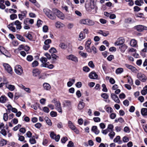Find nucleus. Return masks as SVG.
<instances>
[{"instance_id":"obj_56","label":"nucleus","mask_w":147,"mask_h":147,"mask_svg":"<svg viewBox=\"0 0 147 147\" xmlns=\"http://www.w3.org/2000/svg\"><path fill=\"white\" fill-rule=\"evenodd\" d=\"M50 115L53 117H55L57 116V113L53 111H51L50 113Z\"/></svg>"},{"instance_id":"obj_49","label":"nucleus","mask_w":147,"mask_h":147,"mask_svg":"<svg viewBox=\"0 0 147 147\" xmlns=\"http://www.w3.org/2000/svg\"><path fill=\"white\" fill-rule=\"evenodd\" d=\"M87 19H82L80 20V23L82 24L87 25Z\"/></svg>"},{"instance_id":"obj_57","label":"nucleus","mask_w":147,"mask_h":147,"mask_svg":"<svg viewBox=\"0 0 147 147\" xmlns=\"http://www.w3.org/2000/svg\"><path fill=\"white\" fill-rule=\"evenodd\" d=\"M45 55L47 59H51V55L47 53H46L45 54Z\"/></svg>"},{"instance_id":"obj_26","label":"nucleus","mask_w":147,"mask_h":147,"mask_svg":"<svg viewBox=\"0 0 147 147\" xmlns=\"http://www.w3.org/2000/svg\"><path fill=\"white\" fill-rule=\"evenodd\" d=\"M6 86L9 90L11 91H13L14 90L15 87V86L13 85L7 84L6 85Z\"/></svg>"},{"instance_id":"obj_58","label":"nucleus","mask_w":147,"mask_h":147,"mask_svg":"<svg viewBox=\"0 0 147 147\" xmlns=\"http://www.w3.org/2000/svg\"><path fill=\"white\" fill-rule=\"evenodd\" d=\"M102 87L103 88L102 90L103 91L105 92H107V89L105 85V84H102Z\"/></svg>"},{"instance_id":"obj_53","label":"nucleus","mask_w":147,"mask_h":147,"mask_svg":"<svg viewBox=\"0 0 147 147\" xmlns=\"http://www.w3.org/2000/svg\"><path fill=\"white\" fill-rule=\"evenodd\" d=\"M3 118L5 121H7L8 118V116L7 113H6L4 114Z\"/></svg>"},{"instance_id":"obj_34","label":"nucleus","mask_w":147,"mask_h":147,"mask_svg":"<svg viewBox=\"0 0 147 147\" xmlns=\"http://www.w3.org/2000/svg\"><path fill=\"white\" fill-rule=\"evenodd\" d=\"M87 25L89 26H92L94 24V22L92 20L87 19Z\"/></svg>"},{"instance_id":"obj_17","label":"nucleus","mask_w":147,"mask_h":147,"mask_svg":"<svg viewBox=\"0 0 147 147\" xmlns=\"http://www.w3.org/2000/svg\"><path fill=\"white\" fill-rule=\"evenodd\" d=\"M8 100L7 97L5 95H2L0 97V102L1 103H5Z\"/></svg>"},{"instance_id":"obj_64","label":"nucleus","mask_w":147,"mask_h":147,"mask_svg":"<svg viewBox=\"0 0 147 147\" xmlns=\"http://www.w3.org/2000/svg\"><path fill=\"white\" fill-rule=\"evenodd\" d=\"M50 46L49 45H44L43 47V49L45 50H47L50 47Z\"/></svg>"},{"instance_id":"obj_18","label":"nucleus","mask_w":147,"mask_h":147,"mask_svg":"<svg viewBox=\"0 0 147 147\" xmlns=\"http://www.w3.org/2000/svg\"><path fill=\"white\" fill-rule=\"evenodd\" d=\"M85 104L83 102V100L80 101L78 104V108L80 110L82 109L84 107Z\"/></svg>"},{"instance_id":"obj_11","label":"nucleus","mask_w":147,"mask_h":147,"mask_svg":"<svg viewBox=\"0 0 147 147\" xmlns=\"http://www.w3.org/2000/svg\"><path fill=\"white\" fill-rule=\"evenodd\" d=\"M56 110L58 111L59 112L62 113V109L61 105V104L59 102L57 103L55 105Z\"/></svg>"},{"instance_id":"obj_37","label":"nucleus","mask_w":147,"mask_h":147,"mask_svg":"<svg viewBox=\"0 0 147 147\" xmlns=\"http://www.w3.org/2000/svg\"><path fill=\"white\" fill-rule=\"evenodd\" d=\"M113 125L112 124H110L108 125L107 129L109 130L110 132L113 130Z\"/></svg>"},{"instance_id":"obj_38","label":"nucleus","mask_w":147,"mask_h":147,"mask_svg":"<svg viewBox=\"0 0 147 147\" xmlns=\"http://www.w3.org/2000/svg\"><path fill=\"white\" fill-rule=\"evenodd\" d=\"M123 71V69L122 68H119L116 70V73L117 74L121 73Z\"/></svg>"},{"instance_id":"obj_22","label":"nucleus","mask_w":147,"mask_h":147,"mask_svg":"<svg viewBox=\"0 0 147 147\" xmlns=\"http://www.w3.org/2000/svg\"><path fill=\"white\" fill-rule=\"evenodd\" d=\"M69 80L70 81L68 82L67 84V86L69 87L71 86L75 82V79H70Z\"/></svg>"},{"instance_id":"obj_4","label":"nucleus","mask_w":147,"mask_h":147,"mask_svg":"<svg viewBox=\"0 0 147 147\" xmlns=\"http://www.w3.org/2000/svg\"><path fill=\"white\" fill-rule=\"evenodd\" d=\"M137 78L142 82H145L147 80V77L144 74L138 73L137 75Z\"/></svg>"},{"instance_id":"obj_28","label":"nucleus","mask_w":147,"mask_h":147,"mask_svg":"<svg viewBox=\"0 0 147 147\" xmlns=\"http://www.w3.org/2000/svg\"><path fill=\"white\" fill-rule=\"evenodd\" d=\"M45 120L46 123L49 126H51L52 123L50 119L47 117H45L44 118Z\"/></svg>"},{"instance_id":"obj_30","label":"nucleus","mask_w":147,"mask_h":147,"mask_svg":"<svg viewBox=\"0 0 147 147\" xmlns=\"http://www.w3.org/2000/svg\"><path fill=\"white\" fill-rule=\"evenodd\" d=\"M130 44L131 46L133 47H135L137 44V41L135 39H132L130 41Z\"/></svg>"},{"instance_id":"obj_27","label":"nucleus","mask_w":147,"mask_h":147,"mask_svg":"<svg viewBox=\"0 0 147 147\" xmlns=\"http://www.w3.org/2000/svg\"><path fill=\"white\" fill-rule=\"evenodd\" d=\"M55 26L57 28H60L61 27H63L64 25L59 22H57L55 23Z\"/></svg>"},{"instance_id":"obj_6","label":"nucleus","mask_w":147,"mask_h":147,"mask_svg":"<svg viewBox=\"0 0 147 147\" xmlns=\"http://www.w3.org/2000/svg\"><path fill=\"white\" fill-rule=\"evenodd\" d=\"M66 58L69 60L74 62L75 63H78V58L73 55H70L66 56Z\"/></svg>"},{"instance_id":"obj_10","label":"nucleus","mask_w":147,"mask_h":147,"mask_svg":"<svg viewBox=\"0 0 147 147\" xmlns=\"http://www.w3.org/2000/svg\"><path fill=\"white\" fill-rule=\"evenodd\" d=\"M125 41L122 38H119L118 39L117 41L115 43V45L116 46H119L122 45Z\"/></svg>"},{"instance_id":"obj_12","label":"nucleus","mask_w":147,"mask_h":147,"mask_svg":"<svg viewBox=\"0 0 147 147\" xmlns=\"http://www.w3.org/2000/svg\"><path fill=\"white\" fill-rule=\"evenodd\" d=\"M89 77L90 79H96L97 78L98 76L95 72H92L89 74Z\"/></svg>"},{"instance_id":"obj_55","label":"nucleus","mask_w":147,"mask_h":147,"mask_svg":"<svg viewBox=\"0 0 147 147\" xmlns=\"http://www.w3.org/2000/svg\"><path fill=\"white\" fill-rule=\"evenodd\" d=\"M33 59V57L32 56L29 55L27 56V60L29 61H31Z\"/></svg>"},{"instance_id":"obj_48","label":"nucleus","mask_w":147,"mask_h":147,"mask_svg":"<svg viewBox=\"0 0 147 147\" xmlns=\"http://www.w3.org/2000/svg\"><path fill=\"white\" fill-rule=\"evenodd\" d=\"M25 36L30 40H31L32 39V37L31 34L28 33L26 34Z\"/></svg>"},{"instance_id":"obj_33","label":"nucleus","mask_w":147,"mask_h":147,"mask_svg":"<svg viewBox=\"0 0 147 147\" xmlns=\"http://www.w3.org/2000/svg\"><path fill=\"white\" fill-rule=\"evenodd\" d=\"M141 93L143 95H145L147 94V86H145L143 90L141 91Z\"/></svg>"},{"instance_id":"obj_1","label":"nucleus","mask_w":147,"mask_h":147,"mask_svg":"<svg viewBox=\"0 0 147 147\" xmlns=\"http://www.w3.org/2000/svg\"><path fill=\"white\" fill-rule=\"evenodd\" d=\"M43 11L49 18L52 20H54L55 19L56 17L55 16L52 15L51 11L49 9L47 8L44 9H43Z\"/></svg>"},{"instance_id":"obj_19","label":"nucleus","mask_w":147,"mask_h":147,"mask_svg":"<svg viewBox=\"0 0 147 147\" xmlns=\"http://www.w3.org/2000/svg\"><path fill=\"white\" fill-rule=\"evenodd\" d=\"M33 75L34 76H36L40 73L39 70L37 69H34L33 70Z\"/></svg>"},{"instance_id":"obj_29","label":"nucleus","mask_w":147,"mask_h":147,"mask_svg":"<svg viewBox=\"0 0 147 147\" xmlns=\"http://www.w3.org/2000/svg\"><path fill=\"white\" fill-rule=\"evenodd\" d=\"M141 113L143 116L147 115V108H143L141 110Z\"/></svg>"},{"instance_id":"obj_31","label":"nucleus","mask_w":147,"mask_h":147,"mask_svg":"<svg viewBox=\"0 0 147 147\" xmlns=\"http://www.w3.org/2000/svg\"><path fill=\"white\" fill-rule=\"evenodd\" d=\"M68 127L71 129L73 130V129H74L76 127L73 124L71 121H69L68 122Z\"/></svg>"},{"instance_id":"obj_21","label":"nucleus","mask_w":147,"mask_h":147,"mask_svg":"<svg viewBox=\"0 0 147 147\" xmlns=\"http://www.w3.org/2000/svg\"><path fill=\"white\" fill-rule=\"evenodd\" d=\"M63 104L65 106H67L70 108L71 106V103L69 100H65L63 102Z\"/></svg>"},{"instance_id":"obj_35","label":"nucleus","mask_w":147,"mask_h":147,"mask_svg":"<svg viewBox=\"0 0 147 147\" xmlns=\"http://www.w3.org/2000/svg\"><path fill=\"white\" fill-rule=\"evenodd\" d=\"M16 36L17 38L19 39L20 41L24 42H26L25 39L22 36L19 34H17Z\"/></svg>"},{"instance_id":"obj_14","label":"nucleus","mask_w":147,"mask_h":147,"mask_svg":"<svg viewBox=\"0 0 147 147\" xmlns=\"http://www.w3.org/2000/svg\"><path fill=\"white\" fill-rule=\"evenodd\" d=\"M21 24L22 23L18 20H16L14 22V25L16 26V28L17 30H20L22 28Z\"/></svg>"},{"instance_id":"obj_62","label":"nucleus","mask_w":147,"mask_h":147,"mask_svg":"<svg viewBox=\"0 0 147 147\" xmlns=\"http://www.w3.org/2000/svg\"><path fill=\"white\" fill-rule=\"evenodd\" d=\"M128 82L131 85H132L133 84V80L130 77H129L128 78Z\"/></svg>"},{"instance_id":"obj_50","label":"nucleus","mask_w":147,"mask_h":147,"mask_svg":"<svg viewBox=\"0 0 147 147\" xmlns=\"http://www.w3.org/2000/svg\"><path fill=\"white\" fill-rule=\"evenodd\" d=\"M83 70L84 71L87 72L89 71L90 69L88 67L85 66L83 67Z\"/></svg>"},{"instance_id":"obj_61","label":"nucleus","mask_w":147,"mask_h":147,"mask_svg":"<svg viewBox=\"0 0 147 147\" xmlns=\"http://www.w3.org/2000/svg\"><path fill=\"white\" fill-rule=\"evenodd\" d=\"M120 139V137L119 136H117L113 140L114 142H117Z\"/></svg>"},{"instance_id":"obj_13","label":"nucleus","mask_w":147,"mask_h":147,"mask_svg":"<svg viewBox=\"0 0 147 147\" xmlns=\"http://www.w3.org/2000/svg\"><path fill=\"white\" fill-rule=\"evenodd\" d=\"M111 98L113 100L116 102L119 103L120 100L118 97V96L115 94L112 93L111 94Z\"/></svg>"},{"instance_id":"obj_32","label":"nucleus","mask_w":147,"mask_h":147,"mask_svg":"<svg viewBox=\"0 0 147 147\" xmlns=\"http://www.w3.org/2000/svg\"><path fill=\"white\" fill-rule=\"evenodd\" d=\"M85 36V33L84 32H81L79 35V40L81 41L84 39Z\"/></svg>"},{"instance_id":"obj_52","label":"nucleus","mask_w":147,"mask_h":147,"mask_svg":"<svg viewBox=\"0 0 147 147\" xmlns=\"http://www.w3.org/2000/svg\"><path fill=\"white\" fill-rule=\"evenodd\" d=\"M38 62L36 61H35L32 63V66L33 67H35L38 65Z\"/></svg>"},{"instance_id":"obj_2","label":"nucleus","mask_w":147,"mask_h":147,"mask_svg":"<svg viewBox=\"0 0 147 147\" xmlns=\"http://www.w3.org/2000/svg\"><path fill=\"white\" fill-rule=\"evenodd\" d=\"M53 11L55 14L60 19L63 20L65 18L63 14L58 9L54 8L53 9Z\"/></svg>"},{"instance_id":"obj_43","label":"nucleus","mask_w":147,"mask_h":147,"mask_svg":"<svg viewBox=\"0 0 147 147\" xmlns=\"http://www.w3.org/2000/svg\"><path fill=\"white\" fill-rule=\"evenodd\" d=\"M106 111L108 113H112L113 111V109L110 107H107Z\"/></svg>"},{"instance_id":"obj_9","label":"nucleus","mask_w":147,"mask_h":147,"mask_svg":"<svg viewBox=\"0 0 147 147\" xmlns=\"http://www.w3.org/2000/svg\"><path fill=\"white\" fill-rule=\"evenodd\" d=\"M50 136L51 138L54 139L56 142H58L60 139V136L59 135L56 136L53 132H51Z\"/></svg>"},{"instance_id":"obj_59","label":"nucleus","mask_w":147,"mask_h":147,"mask_svg":"<svg viewBox=\"0 0 147 147\" xmlns=\"http://www.w3.org/2000/svg\"><path fill=\"white\" fill-rule=\"evenodd\" d=\"M7 110L8 111V112L9 113H10V111L11 110V109L13 108L12 106L11 105L9 104L7 105Z\"/></svg>"},{"instance_id":"obj_63","label":"nucleus","mask_w":147,"mask_h":147,"mask_svg":"<svg viewBox=\"0 0 147 147\" xmlns=\"http://www.w3.org/2000/svg\"><path fill=\"white\" fill-rule=\"evenodd\" d=\"M67 140L68 139L67 137H64L61 139V141L62 143H65Z\"/></svg>"},{"instance_id":"obj_47","label":"nucleus","mask_w":147,"mask_h":147,"mask_svg":"<svg viewBox=\"0 0 147 147\" xmlns=\"http://www.w3.org/2000/svg\"><path fill=\"white\" fill-rule=\"evenodd\" d=\"M10 19L11 20H13L15 19L17 17V15L15 14H11L10 15Z\"/></svg>"},{"instance_id":"obj_3","label":"nucleus","mask_w":147,"mask_h":147,"mask_svg":"<svg viewBox=\"0 0 147 147\" xmlns=\"http://www.w3.org/2000/svg\"><path fill=\"white\" fill-rule=\"evenodd\" d=\"M14 71L15 73L18 75H21L23 73V69L20 65H16L15 67Z\"/></svg>"},{"instance_id":"obj_40","label":"nucleus","mask_w":147,"mask_h":147,"mask_svg":"<svg viewBox=\"0 0 147 147\" xmlns=\"http://www.w3.org/2000/svg\"><path fill=\"white\" fill-rule=\"evenodd\" d=\"M6 144V141L4 140H1L0 141V146H3L5 145Z\"/></svg>"},{"instance_id":"obj_51","label":"nucleus","mask_w":147,"mask_h":147,"mask_svg":"<svg viewBox=\"0 0 147 147\" xmlns=\"http://www.w3.org/2000/svg\"><path fill=\"white\" fill-rule=\"evenodd\" d=\"M125 1L127 2H128V5L130 6H132L134 3L132 0H125Z\"/></svg>"},{"instance_id":"obj_16","label":"nucleus","mask_w":147,"mask_h":147,"mask_svg":"<svg viewBox=\"0 0 147 147\" xmlns=\"http://www.w3.org/2000/svg\"><path fill=\"white\" fill-rule=\"evenodd\" d=\"M51 56V58H52L51 62L52 63H55L57 59L59 58V57L54 54H52Z\"/></svg>"},{"instance_id":"obj_46","label":"nucleus","mask_w":147,"mask_h":147,"mask_svg":"<svg viewBox=\"0 0 147 147\" xmlns=\"http://www.w3.org/2000/svg\"><path fill=\"white\" fill-rule=\"evenodd\" d=\"M101 96L103 98L105 99H107L109 98V96L106 93H102Z\"/></svg>"},{"instance_id":"obj_60","label":"nucleus","mask_w":147,"mask_h":147,"mask_svg":"<svg viewBox=\"0 0 147 147\" xmlns=\"http://www.w3.org/2000/svg\"><path fill=\"white\" fill-rule=\"evenodd\" d=\"M124 131L126 133H129L130 132V129L128 127H125L123 129Z\"/></svg>"},{"instance_id":"obj_15","label":"nucleus","mask_w":147,"mask_h":147,"mask_svg":"<svg viewBox=\"0 0 147 147\" xmlns=\"http://www.w3.org/2000/svg\"><path fill=\"white\" fill-rule=\"evenodd\" d=\"M125 66L127 68L131 70L132 72H136L137 71L136 69L132 65L126 64Z\"/></svg>"},{"instance_id":"obj_41","label":"nucleus","mask_w":147,"mask_h":147,"mask_svg":"<svg viewBox=\"0 0 147 147\" xmlns=\"http://www.w3.org/2000/svg\"><path fill=\"white\" fill-rule=\"evenodd\" d=\"M115 134V133L112 131L109 134V136L110 137V138L112 139L114 136Z\"/></svg>"},{"instance_id":"obj_25","label":"nucleus","mask_w":147,"mask_h":147,"mask_svg":"<svg viewBox=\"0 0 147 147\" xmlns=\"http://www.w3.org/2000/svg\"><path fill=\"white\" fill-rule=\"evenodd\" d=\"M59 46L61 49H65L67 47V45L65 43L62 42L60 43Z\"/></svg>"},{"instance_id":"obj_42","label":"nucleus","mask_w":147,"mask_h":147,"mask_svg":"<svg viewBox=\"0 0 147 147\" xmlns=\"http://www.w3.org/2000/svg\"><path fill=\"white\" fill-rule=\"evenodd\" d=\"M40 60L42 63H44L47 61V59L46 58L42 57L40 59Z\"/></svg>"},{"instance_id":"obj_24","label":"nucleus","mask_w":147,"mask_h":147,"mask_svg":"<svg viewBox=\"0 0 147 147\" xmlns=\"http://www.w3.org/2000/svg\"><path fill=\"white\" fill-rule=\"evenodd\" d=\"M98 33L105 36H107L109 34L108 31H103L101 30H100Z\"/></svg>"},{"instance_id":"obj_5","label":"nucleus","mask_w":147,"mask_h":147,"mask_svg":"<svg viewBox=\"0 0 147 147\" xmlns=\"http://www.w3.org/2000/svg\"><path fill=\"white\" fill-rule=\"evenodd\" d=\"M135 29L138 32H142L143 30H147V27L142 25H138L134 27Z\"/></svg>"},{"instance_id":"obj_36","label":"nucleus","mask_w":147,"mask_h":147,"mask_svg":"<svg viewBox=\"0 0 147 147\" xmlns=\"http://www.w3.org/2000/svg\"><path fill=\"white\" fill-rule=\"evenodd\" d=\"M49 51L50 53L52 54L56 53L57 52V51L56 49L54 48V47H52L49 50Z\"/></svg>"},{"instance_id":"obj_8","label":"nucleus","mask_w":147,"mask_h":147,"mask_svg":"<svg viewBox=\"0 0 147 147\" xmlns=\"http://www.w3.org/2000/svg\"><path fill=\"white\" fill-rule=\"evenodd\" d=\"M91 43V40H87L86 43L85 48L87 51L89 53H90L92 52V50L90 47Z\"/></svg>"},{"instance_id":"obj_54","label":"nucleus","mask_w":147,"mask_h":147,"mask_svg":"<svg viewBox=\"0 0 147 147\" xmlns=\"http://www.w3.org/2000/svg\"><path fill=\"white\" fill-rule=\"evenodd\" d=\"M88 65L89 67L92 68L94 67V65L93 63V61H91L89 62Z\"/></svg>"},{"instance_id":"obj_20","label":"nucleus","mask_w":147,"mask_h":147,"mask_svg":"<svg viewBox=\"0 0 147 147\" xmlns=\"http://www.w3.org/2000/svg\"><path fill=\"white\" fill-rule=\"evenodd\" d=\"M92 131L96 134H98L99 132V130L97 129V127L96 126H94L92 127Z\"/></svg>"},{"instance_id":"obj_7","label":"nucleus","mask_w":147,"mask_h":147,"mask_svg":"<svg viewBox=\"0 0 147 147\" xmlns=\"http://www.w3.org/2000/svg\"><path fill=\"white\" fill-rule=\"evenodd\" d=\"M3 65L5 69L8 73L11 74L12 71V68L11 67L10 65L7 63H4Z\"/></svg>"},{"instance_id":"obj_39","label":"nucleus","mask_w":147,"mask_h":147,"mask_svg":"<svg viewBox=\"0 0 147 147\" xmlns=\"http://www.w3.org/2000/svg\"><path fill=\"white\" fill-rule=\"evenodd\" d=\"M29 142L31 144H35L36 143L35 139L33 137L31 138L29 140Z\"/></svg>"},{"instance_id":"obj_44","label":"nucleus","mask_w":147,"mask_h":147,"mask_svg":"<svg viewBox=\"0 0 147 147\" xmlns=\"http://www.w3.org/2000/svg\"><path fill=\"white\" fill-rule=\"evenodd\" d=\"M18 135L19 137L18 140H19L21 142H22L24 141L25 139V138L24 136H20L19 134H18Z\"/></svg>"},{"instance_id":"obj_23","label":"nucleus","mask_w":147,"mask_h":147,"mask_svg":"<svg viewBox=\"0 0 147 147\" xmlns=\"http://www.w3.org/2000/svg\"><path fill=\"white\" fill-rule=\"evenodd\" d=\"M43 87L44 89L46 90H49L51 88L50 85L47 83H44L43 84Z\"/></svg>"},{"instance_id":"obj_45","label":"nucleus","mask_w":147,"mask_h":147,"mask_svg":"<svg viewBox=\"0 0 147 147\" xmlns=\"http://www.w3.org/2000/svg\"><path fill=\"white\" fill-rule=\"evenodd\" d=\"M7 27L10 30L13 32H15L16 31V28L15 27L10 26V25H8Z\"/></svg>"}]
</instances>
